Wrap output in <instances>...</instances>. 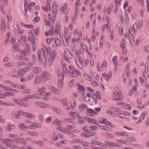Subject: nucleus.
I'll return each mask as SVG.
<instances>
[{
  "mask_svg": "<svg viewBox=\"0 0 149 149\" xmlns=\"http://www.w3.org/2000/svg\"><path fill=\"white\" fill-rule=\"evenodd\" d=\"M51 48L49 47H46V45L43 46V48L39 49L38 50V54L39 61L41 62L42 61L44 64H45L46 62V56L47 53L51 52Z\"/></svg>",
  "mask_w": 149,
  "mask_h": 149,
  "instance_id": "obj_1",
  "label": "nucleus"
},
{
  "mask_svg": "<svg viewBox=\"0 0 149 149\" xmlns=\"http://www.w3.org/2000/svg\"><path fill=\"white\" fill-rule=\"evenodd\" d=\"M75 126L73 125H70L67 126L66 129L61 126H58L56 127V129L60 131L63 133H66L69 135H71L73 133V131L71 129H74Z\"/></svg>",
  "mask_w": 149,
  "mask_h": 149,
  "instance_id": "obj_2",
  "label": "nucleus"
},
{
  "mask_svg": "<svg viewBox=\"0 0 149 149\" xmlns=\"http://www.w3.org/2000/svg\"><path fill=\"white\" fill-rule=\"evenodd\" d=\"M111 96L113 100L116 101L122 100L123 96L120 91L117 90L113 91L111 94Z\"/></svg>",
  "mask_w": 149,
  "mask_h": 149,
  "instance_id": "obj_3",
  "label": "nucleus"
},
{
  "mask_svg": "<svg viewBox=\"0 0 149 149\" xmlns=\"http://www.w3.org/2000/svg\"><path fill=\"white\" fill-rule=\"evenodd\" d=\"M2 137V135L0 133V141H2L3 143L5 144L6 146L10 147L11 149L13 144L9 142L13 143V140L9 138L2 139L1 138Z\"/></svg>",
  "mask_w": 149,
  "mask_h": 149,
  "instance_id": "obj_4",
  "label": "nucleus"
},
{
  "mask_svg": "<svg viewBox=\"0 0 149 149\" xmlns=\"http://www.w3.org/2000/svg\"><path fill=\"white\" fill-rule=\"evenodd\" d=\"M57 55V52L55 49H53L49 53L48 61L50 64H52L54 62Z\"/></svg>",
  "mask_w": 149,
  "mask_h": 149,
  "instance_id": "obj_5",
  "label": "nucleus"
},
{
  "mask_svg": "<svg viewBox=\"0 0 149 149\" xmlns=\"http://www.w3.org/2000/svg\"><path fill=\"white\" fill-rule=\"evenodd\" d=\"M18 88L20 90H23L21 91L22 94H30L31 92V90L29 88H26V86L24 84L19 85Z\"/></svg>",
  "mask_w": 149,
  "mask_h": 149,
  "instance_id": "obj_6",
  "label": "nucleus"
},
{
  "mask_svg": "<svg viewBox=\"0 0 149 149\" xmlns=\"http://www.w3.org/2000/svg\"><path fill=\"white\" fill-rule=\"evenodd\" d=\"M64 56L66 61L69 63L70 61L69 59L72 58L73 57V55L70 50L68 49H66L65 50Z\"/></svg>",
  "mask_w": 149,
  "mask_h": 149,
  "instance_id": "obj_7",
  "label": "nucleus"
},
{
  "mask_svg": "<svg viewBox=\"0 0 149 149\" xmlns=\"http://www.w3.org/2000/svg\"><path fill=\"white\" fill-rule=\"evenodd\" d=\"M21 54L20 56L16 55L15 57L18 59L19 60H23L27 59L26 52L24 50H21L20 51Z\"/></svg>",
  "mask_w": 149,
  "mask_h": 149,
  "instance_id": "obj_8",
  "label": "nucleus"
},
{
  "mask_svg": "<svg viewBox=\"0 0 149 149\" xmlns=\"http://www.w3.org/2000/svg\"><path fill=\"white\" fill-rule=\"evenodd\" d=\"M70 103L71 105V107L69 106L66 108V110H69L71 109V107L73 109H74L76 106L77 103L75 100L72 96H71L70 97Z\"/></svg>",
  "mask_w": 149,
  "mask_h": 149,
  "instance_id": "obj_9",
  "label": "nucleus"
},
{
  "mask_svg": "<svg viewBox=\"0 0 149 149\" xmlns=\"http://www.w3.org/2000/svg\"><path fill=\"white\" fill-rule=\"evenodd\" d=\"M97 137L95 136L91 141V143L93 144L98 145L101 147H106V145L101 142L97 141Z\"/></svg>",
  "mask_w": 149,
  "mask_h": 149,
  "instance_id": "obj_10",
  "label": "nucleus"
},
{
  "mask_svg": "<svg viewBox=\"0 0 149 149\" xmlns=\"http://www.w3.org/2000/svg\"><path fill=\"white\" fill-rule=\"evenodd\" d=\"M42 126V125L38 123L33 122L31 124L28 126V128L30 129H35L37 128L39 129H41Z\"/></svg>",
  "mask_w": 149,
  "mask_h": 149,
  "instance_id": "obj_11",
  "label": "nucleus"
},
{
  "mask_svg": "<svg viewBox=\"0 0 149 149\" xmlns=\"http://www.w3.org/2000/svg\"><path fill=\"white\" fill-rule=\"evenodd\" d=\"M42 79L44 81H47L51 78V76L48 72L46 71L43 72L41 74Z\"/></svg>",
  "mask_w": 149,
  "mask_h": 149,
  "instance_id": "obj_12",
  "label": "nucleus"
},
{
  "mask_svg": "<svg viewBox=\"0 0 149 149\" xmlns=\"http://www.w3.org/2000/svg\"><path fill=\"white\" fill-rule=\"evenodd\" d=\"M27 39L28 40H30L32 42L36 41V38L32 31L30 30L28 31Z\"/></svg>",
  "mask_w": 149,
  "mask_h": 149,
  "instance_id": "obj_13",
  "label": "nucleus"
},
{
  "mask_svg": "<svg viewBox=\"0 0 149 149\" xmlns=\"http://www.w3.org/2000/svg\"><path fill=\"white\" fill-rule=\"evenodd\" d=\"M133 30V29L132 27H130L129 31L128 33L129 34V39L131 44H133L134 42V38L133 36L132 33Z\"/></svg>",
  "mask_w": 149,
  "mask_h": 149,
  "instance_id": "obj_14",
  "label": "nucleus"
},
{
  "mask_svg": "<svg viewBox=\"0 0 149 149\" xmlns=\"http://www.w3.org/2000/svg\"><path fill=\"white\" fill-rule=\"evenodd\" d=\"M75 60L77 65L79 68L81 70L84 69V66L82 63L83 60L82 58H76Z\"/></svg>",
  "mask_w": 149,
  "mask_h": 149,
  "instance_id": "obj_15",
  "label": "nucleus"
},
{
  "mask_svg": "<svg viewBox=\"0 0 149 149\" xmlns=\"http://www.w3.org/2000/svg\"><path fill=\"white\" fill-rule=\"evenodd\" d=\"M92 98H93L95 101V103H97L98 102V98L99 100H101V95L99 92H98L96 94L95 93H93V94H92Z\"/></svg>",
  "mask_w": 149,
  "mask_h": 149,
  "instance_id": "obj_16",
  "label": "nucleus"
},
{
  "mask_svg": "<svg viewBox=\"0 0 149 149\" xmlns=\"http://www.w3.org/2000/svg\"><path fill=\"white\" fill-rule=\"evenodd\" d=\"M117 143H116V147H120L123 144L127 145L128 141L127 140H124L123 139L118 140L116 141Z\"/></svg>",
  "mask_w": 149,
  "mask_h": 149,
  "instance_id": "obj_17",
  "label": "nucleus"
},
{
  "mask_svg": "<svg viewBox=\"0 0 149 149\" xmlns=\"http://www.w3.org/2000/svg\"><path fill=\"white\" fill-rule=\"evenodd\" d=\"M54 42L55 44L53 45V47L54 48L57 49L58 47L61 45V42L59 39L55 38Z\"/></svg>",
  "mask_w": 149,
  "mask_h": 149,
  "instance_id": "obj_18",
  "label": "nucleus"
},
{
  "mask_svg": "<svg viewBox=\"0 0 149 149\" xmlns=\"http://www.w3.org/2000/svg\"><path fill=\"white\" fill-rule=\"evenodd\" d=\"M88 114L87 115L90 116H93L94 115L97 114V112L94 111L93 109L88 108L86 109Z\"/></svg>",
  "mask_w": 149,
  "mask_h": 149,
  "instance_id": "obj_19",
  "label": "nucleus"
},
{
  "mask_svg": "<svg viewBox=\"0 0 149 149\" xmlns=\"http://www.w3.org/2000/svg\"><path fill=\"white\" fill-rule=\"evenodd\" d=\"M115 134L117 136H122L125 138H127L129 136V134L125 132H117L115 133Z\"/></svg>",
  "mask_w": 149,
  "mask_h": 149,
  "instance_id": "obj_20",
  "label": "nucleus"
},
{
  "mask_svg": "<svg viewBox=\"0 0 149 149\" xmlns=\"http://www.w3.org/2000/svg\"><path fill=\"white\" fill-rule=\"evenodd\" d=\"M69 74L70 76L72 77H76L80 74L79 72L77 70H74L72 71H69Z\"/></svg>",
  "mask_w": 149,
  "mask_h": 149,
  "instance_id": "obj_21",
  "label": "nucleus"
},
{
  "mask_svg": "<svg viewBox=\"0 0 149 149\" xmlns=\"http://www.w3.org/2000/svg\"><path fill=\"white\" fill-rule=\"evenodd\" d=\"M102 76L108 81H109V78H111L112 76V72L111 71H109L108 73L104 72L102 74Z\"/></svg>",
  "mask_w": 149,
  "mask_h": 149,
  "instance_id": "obj_22",
  "label": "nucleus"
},
{
  "mask_svg": "<svg viewBox=\"0 0 149 149\" xmlns=\"http://www.w3.org/2000/svg\"><path fill=\"white\" fill-rule=\"evenodd\" d=\"M15 142H16L18 143H21L22 144H26V141L25 139L22 138H18L17 137V139L15 140H13Z\"/></svg>",
  "mask_w": 149,
  "mask_h": 149,
  "instance_id": "obj_23",
  "label": "nucleus"
},
{
  "mask_svg": "<svg viewBox=\"0 0 149 149\" xmlns=\"http://www.w3.org/2000/svg\"><path fill=\"white\" fill-rule=\"evenodd\" d=\"M20 49V46L18 42H15L13 46V51L14 52H17Z\"/></svg>",
  "mask_w": 149,
  "mask_h": 149,
  "instance_id": "obj_24",
  "label": "nucleus"
},
{
  "mask_svg": "<svg viewBox=\"0 0 149 149\" xmlns=\"http://www.w3.org/2000/svg\"><path fill=\"white\" fill-rule=\"evenodd\" d=\"M16 127V125L12 124L10 125H7L5 127V128L6 130L8 132H10L12 130H14Z\"/></svg>",
  "mask_w": 149,
  "mask_h": 149,
  "instance_id": "obj_25",
  "label": "nucleus"
},
{
  "mask_svg": "<svg viewBox=\"0 0 149 149\" xmlns=\"http://www.w3.org/2000/svg\"><path fill=\"white\" fill-rule=\"evenodd\" d=\"M70 114L72 117L74 119H76L80 114V112L79 111L75 112L74 111L72 110L70 112Z\"/></svg>",
  "mask_w": 149,
  "mask_h": 149,
  "instance_id": "obj_26",
  "label": "nucleus"
},
{
  "mask_svg": "<svg viewBox=\"0 0 149 149\" xmlns=\"http://www.w3.org/2000/svg\"><path fill=\"white\" fill-rule=\"evenodd\" d=\"M35 74L33 72H31L28 74L26 75V80L27 81H30L34 77Z\"/></svg>",
  "mask_w": 149,
  "mask_h": 149,
  "instance_id": "obj_27",
  "label": "nucleus"
},
{
  "mask_svg": "<svg viewBox=\"0 0 149 149\" xmlns=\"http://www.w3.org/2000/svg\"><path fill=\"white\" fill-rule=\"evenodd\" d=\"M18 41L22 45L25 44L26 42V36L24 34H22L20 36V38Z\"/></svg>",
  "mask_w": 149,
  "mask_h": 149,
  "instance_id": "obj_28",
  "label": "nucleus"
},
{
  "mask_svg": "<svg viewBox=\"0 0 149 149\" xmlns=\"http://www.w3.org/2000/svg\"><path fill=\"white\" fill-rule=\"evenodd\" d=\"M99 123L102 124H105L107 126H109L111 125V123L106 119L104 118H101L99 120Z\"/></svg>",
  "mask_w": 149,
  "mask_h": 149,
  "instance_id": "obj_29",
  "label": "nucleus"
},
{
  "mask_svg": "<svg viewBox=\"0 0 149 149\" xmlns=\"http://www.w3.org/2000/svg\"><path fill=\"white\" fill-rule=\"evenodd\" d=\"M15 102L17 104H19L22 106L28 107L29 106V104L27 103L21 102V100L19 99H16L15 100Z\"/></svg>",
  "mask_w": 149,
  "mask_h": 149,
  "instance_id": "obj_30",
  "label": "nucleus"
},
{
  "mask_svg": "<svg viewBox=\"0 0 149 149\" xmlns=\"http://www.w3.org/2000/svg\"><path fill=\"white\" fill-rule=\"evenodd\" d=\"M17 111L13 110L11 112V115L12 117L15 119H19L20 117L18 114Z\"/></svg>",
  "mask_w": 149,
  "mask_h": 149,
  "instance_id": "obj_31",
  "label": "nucleus"
},
{
  "mask_svg": "<svg viewBox=\"0 0 149 149\" xmlns=\"http://www.w3.org/2000/svg\"><path fill=\"white\" fill-rule=\"evenodd\" d=\"M67 6L68 4L67 3H65L63 6H61L60 9L61 11H63L65 9V13H67L69 11V9L67 8Z\"/></svg>",
  "mask_w": 149,
  "mask_h": 149,
  "instance_id": "obj_32",
  "label": "nucleus"
},
{
  "mask_svg": "<svg viewBox=\"0 0 149 149\" xmlns=\"http://www.w3.org/2000/svg\"><path fill=\"white\" fill-rule=\"evenodd\" d=\"M0 88L3 91H8L10 90V87L5 86L4 84L0 83Z\"/></svg>",
  "mask_w": 149,
  "mask_h": 149,
  "instance_id": "obj_33",
  "label": "nucleus"
},
{
  "mask_svg": "<svg viewBox=\"0 0 149 149\" xmlns=\"http://www.w3.org/2000/svg\"><path fill=\"white\" fill-rule=\"evenodd\" d=\"M25 113V117L29 119H32L35 118V115L31 113L26 112Z\"/></svg>",
  "mask_w": 149,
  "mask_h": 149,
  "instance_id": "obj_34",
  "label": "nucleus"
},
{
  "mask_svg": "<svg viewBox=\"0 0 149 149\" xmlns=\"http://www.w3.org/2000/svg\"><path fill=\"white\" fill-rule=\"evenodd\" d=\"M7 137L8 138L15 139V140L17 139V137H18V136L15 134L10 133L8 134Z\"/></svg>",
  "mask_w": 149,
  "mask_h": 149,
  "instance_id": "obj_35",
  "label": "nucleus"
},
{
  "mask_svg": "<svg viewBox=\"0 0 149 149\" xmlns=\"http://www.w3.org/2000/svg\"><path fill=\"white\" fill-rule=\"evenodd\" d=\"M63 79L59 78L57 82V85L60 89H62L63 87Z\"/></svg>",
  "mask_w": 149,
  "mask_h": 149,
  "instance_id": "obj_36",
  "label": "nucleus"
},
{
  "mask_svg": "<svg viewBox=\"0 0 149 149\" xmlns=\"http://www.w3.org/2000/svg\"><path fill=\"white\" fill-rule=\"evenodd\" d=\"M27 134L29 136H38V133L35 131H29L26 132Z\"/></svg>",
  "mask_w": 149,
  "mask_h": 149,
  "instance_id": "obj_37",
  "label": "nucleus"
},
{
  "mask_svg": "<svg viewBox=\"0 0 149 149\" xmlns=\"http://www.w3.org/2000/svg\"><path fill=\"white\" fill-rule=\"evenodd\" d=\"M51 124H55L58 125V126H61V125L62 124V122L61 120L56 118L52 122Z\"/></svg>",
  "mask_w": 149,
  "mask_h": 149,
  "instance_id": "obj_38",
  "label": "nucleus"
},
{
  "mask_svg": "<svg viewBox=\"0 0 149 149\" xmlns=\"http://www.w3.org/2000/svg\"><path fill=\"white\" fill-rule=\"evenodd\" d=\"M86 121L88 123H91L96 124H97V120L94 118H90L87 117L86 118Z\"/></svg>",
  "mask_w": 149,
  "mask_h": 149,
  "instance_id": "obj_39",
  "label": "nucleus"
},
{
  "mask_svg": "<svg viewBox=\"0 0 149 149\" xmlns=\"http://www.w3.org/2000/svg\"><path fill=\"white\" fill-rule=\"evenodd\" d=\"M51 89L54 93L58 95L61 94V92L60 90L56 87H52L51 88Z\"/></svg>",
  "mask_w": 149,
  "mask_h": 149,
  "instance_id": "obj_40",
  "label": "nucleus"
},
{
  "mask_svg": "<svg viewBox=\"0 0 149 149\" xmlns=\"http://www.w3.org/2000/svg\"><path fill=\"white\" fill-rule=\"evenodd\" d=\"M69 38L64 36L63 38V44L65 47H67L68 45V41Z\"/></svg>",
  "mask_w": 149,
  "mask_h": 149,
  "instance_id": "obj_41",
  "label": "nucleus"
},
{
  "mask_svg": "<svg viewBox=\"0 0 149 149\" xmlns=\"http://www.w3.org/2000/svg\"><path fill=\"white\" fill-rule=\"evenodd\" d=\"M18 127L21 130L24 131L26 130L27 129V127L26 125L23 123H20Z\"/></svg>",
  "mask_w": 149,
  "mask_h": 149,
  "instance_id": "obj_42",
  "label": "nucleus"
},
{
  "mask_svg": "<svg viewBox=\"0 0 149 149\" xmlns=\"http://www.w3.org/2000/svg\"><path fill=\"white\" fill-rule=\"evenodd\" d=\"M52 110L59 114H61L62 113V111L59 108L56 107H52Z\"/></svg>",
  "mask_w": 149,
  "mask_h": 149,
  "instance_id": "obj_43",
  "label": "nucleus"
},
{
  "mask_svg": "<svg viewBox=\"0 0 149 149\" xmlns=\"http://www.w3.org/2000/svg\"><path fill=\"white\" fill-rule=\"evenodd\" d=\"M78 121L80 123L83 124L86 122V120L85 118L81 116L80 114L78 116Z\"/></svg>",
  "mask_w": 149,
  "mask_h": 149,
  "instance_id": "obj_44",
  "label": "nucleus"
},
{
  "mask_svg": "<svg viewBox=\"0 0 149 149\" xmlns=\"http://www.w3.org/2000/svg\"><path fill=\"white\" fill-rule=\"evenodd\" d=\"M33 70L34 73L37 74L40 73L41 71L40 68L37 66L33 67Z\"/></svg>",
  "mask_w": 149,
  "mask_h": 149,
  "instance_id": "obj_45",
  "label": "nucleus"
},
{
  "mask_svg": "<svg viewBox=\"0 0 149 149\" xmlns=\"http://www.w3.org/2000/svg\"><path fill=\"white\" fill-rule=\"evenodd\" d=\"M92 94L91 93H88L86 94V95L85 96L84 99L86 101L88 102L90 100V98L92 97Z\"/></svg>",
  "mask_w": 149,
  "mask_h": 149,
  "instance_id": "obj_46",
  "label": "nucleus"
},
{
  "mask_svg": "<svg viewBox=\"0 0 149 149\" xmlns=\"http://www.w3.org/2000/svg\"><path fill=\"white\" fill-rule=\"evenodd\" d=\"M25 73L23 68L19 69L17 72V74L19 76H23L25 74Z\"/></svg>",
  "mask_w": 149,
  "mask_h": 149,
  "instance_id": "obj_47",
  "label": "nucleus"
},
{
  "mask_svg": "<svg viewBox=\"0 0 149 149\" xmlns=\"http://www.w3.org/2000/svg\"><path fill=\"white\" fill-rule=\"evenodd\" d=\"M85 91V89L84 87L81 85H79L78 87V92L81 93L82 95L84 96V92Z\"/></svg>",
  "mask_w": 149,
  "mask_h": 149,
  "instance_id": "obj_48",
  "label": "nucleus"
},
{
  "mask_svg": "<svg viewBox=\"0 0 149 149\" xmlns=\"http://www.w3.org/2000/svg\"><path fill=\"white\" fill-rule=\"evenodd\" d=\"M87 107V105L85 103H82L79 105L78 108L79 109L83 111L84 109Z\"/></svg>",
  "mask_w": 149,
  "mask_h": 149,
  "instance_id": "obj_49",
  "label": "nucleus"
},
{
  "mask_svg": "<svg viewBox=\"0 0 149 149\" xmlns=\"http://www.w3.org/2000/svg\"><path fill=\"white\" fill-rule=\"evenodd\" d=\"M4 66L6 68L13 67L14 66V63L12 62H8L5 63Z\"/></svg>",
  "mask_w": 149,
  "mask_h": 149,
  "instance_id": "obj_50",
  "label": "nucleus"
},
{
  "mask_svg": "<svg viewBox=\"0 0 149 149\" xmlns=\"http://www.w3.org/2000/svg\"><path fill=\"white\" fill-rule=\"evenodd\" d=\"M55 33L53 29H51L50 31H45V34L46 36H53L54 35Z\"/></svg>",
  "mask_w": 149,
  "mask_h": 149,
  "instance_id": "obj_51",
  "label": "nucleus"
},
{
  "mask_svg": "<svg viewBox=\"0 0 149 149\" xmlns=\"http://www.w3.org/2000/svg\"><path fill=\"white\" fill-rule=\"evenodd\" d=\"M56 72L58 76L60 77L61 75L62 78L63 79L65 75L63 72H61V69L59 68L57 69L56 70Z\"/></svg>",
  "mask_w": 149,
  "mask_h": 149,
  "instance_id": "obj_52",
  "label": "nucleus"
},
{
  "mask_svg": "<svg viewBox=\"0 0 149 149\" xmlns=\"http://www.w3.org/2000/svg\"><path fill=\"white\" fill-rule=\"evenodd\" d=\"M42 79V77H41L39 75H37L35 80L34 83L36 84L40 83Z\"/></svg>",
  "mask_w": 149,
  "mask_h": 149,
  "instance_id": "obj_53",
  "label": "nucleus"
},
{
  "mask_svg": "<svg viewBox=\"0 0 149 149\" xmlns=\"http://www.w3.org/2000/svg\"><path fill=\"white\" fill-rule=\"evenodd\" d=\"M118 56L115 55L112 58V60L113 61L114 65H118V61L117 59Z\"/></svg>",
  "mask_w": 149,
  "mask_h": 149,
  "instance_id": "obj_54",
  "label": "nucleus"
},
{
  "mask_svg": "<svg viewBox=\"0 0 149 149\" xmlns=\"http://www.w3.org/2000/svg\"><path fill=\"white\" fill-rule=\"evenodd\" d=\"M148 114V112L147 111H144L142 113L139 119L141 120H143L146 116Z\"/></svg>",
  "mask_w": 149,
  "mask_h": 149,
  "instance_id": "obj_55",
  "label": "nucleus"
},
{
  "mask_svg": "<svg viewBox=\"0 0 149 149\" xmlns=\"http://www.w3.org/2000/svg\"><path fill=\"white\" fill-rule=\"evenodd\" d=\"M106 146L107 145L108 146H111L114 147H116V143L112 142L110 141H105V143Z\"/></svg>",
  "mask_w": 149,
  "mask_h": 149,
  "instance_id": "obj_56",
  "label": "nucleus"
},
{
  "mask_svg": "<svg viewBox=\"0 0 149 149\" xmlns=\"http://www.w3.org/2000/svg\"><path fill=\"white\" fill-rule=\"evenodd\" d=\"M60 24L59 23L57 22V25L56 27H55V31L57 33H61L60 31Z\"/></svg>",
  "mask_w": 149,
  "mask_h": 149,
  "instance_id": "obj_57",
  "label": "nucleus"
},
{
  "mask_svg": "<svg viewBox=\"0 0 149 149\" xmlns=\"http://www.w3.org/2000/svg\"><path fill=\"white\" fill-rule=\"evenodd\" d=\"M46 91L45 88L44 87H42L39 89L38 92L40 95H42L43 93L45 92Z\"/></svg>",
  "mask_w": 149,
  "mask_h": 149,
  "instance_id": "obj_58",
  "label": "nucleus"
},
{
  "mask_svg": "<svg viewBox=\"0 0 149 149\" xmlns=\"http://www.w3.org/2000/svg\"><path fill=\"white\" fill-rule=\"evenodd\" d=\"M71 142L73 143H79L81 144L82 140L79 139H75L71 140Z\"/></svg>",
  "mask_w": 149,
  "mask_h": 149,
  "instance_id": "obj_59",
  "label": "nucleus"
},
{
  "mask_svg": "<svg viewBox=\"0 0 149 149\" xmlns=\"http://www.w3.org/2000/svg\"><path fill=\"white\" fill-rule=\"evenodd\" d=\"M65 120L67 122L70 123L73 125H75L76 124L74 120L71 118H66L65 119Z\"/></svg>",
  "mask_w": 149,
  "mask_h": 149,
  "instance_id": "obj_60",
  "label": "nucleus"
},
{
  "mask_svg": "<svg viewBox=\"0 0 149 149\" xmlns=\"http://www.w3.org/2000/svg\"><path fill=\"white\" fill-rule=\"evenodd\" d=\"M84 76V77L88 81H90V82L91 81L92 79L91 77H90L88 74L86 73H84L83 74Z\"/></svg>",
  "mask_w": 149,
  "mask_h": 149,
  "instance_id": "obj_61",
  "label": "nucleus"
},
{
  "mask_svg": "<svg viewBox=\"0 0 149 149\" xmlns=\"http://www.w3.org/2000/svg\"><path fill=\"white\" fill-rule=\"evenodd\" d=\"M48 18L50 21L54 22L55 20V16L52 17V15L50 13H49L48 16Z\"/></svg>",
  "mask_w": 149,
  "mask_h": 149,
  "instance_id": "obj_62",
  "label": "nucleus"
},
{
  "mask_svg": "<svg viewBox=\"0 0 149 149\" xmlns=\"http://www.w3.org/2000/svg\"><path fill=\"white\" fill-rule=\"evenodd\" d=\"M116 115L122 118L125 119L126 118L125 114L121 113L118 112L116 114Z\"/></svg>",
  "mask_w": 149,
  "mask_h": 149,
  "instance_id": "obj_63",
  "label": "nucleus"
},
{
  "mask_svg": "<svg viewBox=\"0 0 149 149\" xmlns=\"http://www.w3.org/2000/svg\"><path fill=\"white\" fill-rule=\"evenodd\" d=\"M17 112L19 116H24L25 117V113H26V112H24L21 110H20L17 111Z\"/></svg>",
  "mask_w": 149,
  "mask_h": 149,
  "instance_id": "obj_64",
  "label": "nucleus"
}]
</instances>
